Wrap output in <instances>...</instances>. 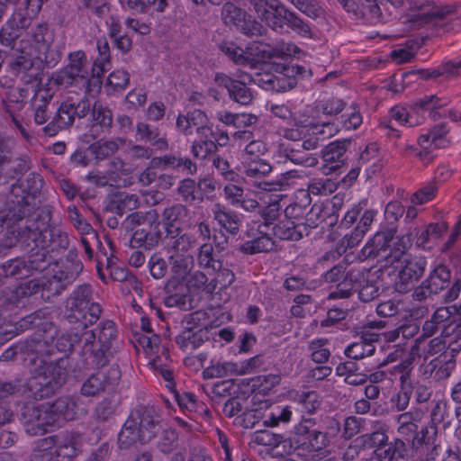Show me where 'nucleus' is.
<instances>
[{"instance_id": "obj_43", "label": "nucleus", "mask_w": 461, "mask_h": 461, "mask_svg": "<svg viewBox=\"0 0 461 461\" xmlns=\"http://www.w3.org/2000/svg\"><path fill=\"white\" fill-rule=\"evenodd\" d=\"M167 254L173 274L177 278L185 279L194 267V256L171 252H167Z\"/></svg>"}, {"instance_id": "obj_63", "label": "nucleus", "mask_w": 461, "mask_h": 461, "mask_svg": "<svg viewBox=\"0 0 461 461\" xmlns=\"http://www.w3.org/2000/svg\"><path fill=\"white\" fill-rule=\"evenodd\" d=\"M335 190V184L329 178H313L308 184L309 194L327 195Z\"/></svg>"}, {"instance_id": "obj_32", "label": "nucleus", "mask_w": 461, "mask_h": 461, "mask_svg": "<svg viewBox=\"0 0 461 461\" xmlns=\"http://www.w3.org/2000/svg\"><path fill=\"white\" fill-rule=\"evenodd\" d=\"M378 341L375 333H364L359 340L350 344L345 349V355L351 359H362L372 356L375 351V342Z\"/></svg>"}, {"instance_id": "obj_59", "label": "nucleus", "mask_w": 461, "mask_h": 461, "mask_svg": "<svg viewBox=\"0 0 461 461\" xmlns=\"http://www.w3.org/2000/svg\"><path fill=\"white\" fill-rule=\"evenodd\" d=\"M220 50L236 64H246L248 58L244 50L232 41H224L219 45Z\"/></svg>"}, {"instance_id": "obj_15", "label": "nucleus", "mask_w": 461, "mask_h": 461, "mask_svg": "<svg viewBox=\"0 0 461 461\" xmlns=\"http://www.w3.org/2000/svg\"><path fill=\"white\" fill-rule=\"evenodd\" d=\"M352 143L351 139L337 140L327 144L321 152L324 173L334 172L342 167L347 160V151Z\"/></svg>"}, {"instance_id": "obj_39", "label": "nucleus", "mask_w": 461, "mask_h": 461, "mask_svg": "<svg viewBox=\"0 0 461 461\" xmlns=\"http://www.w3.org/2000/svg\"><path fill=\"white\" fill-rule=\"evenodd\" d=\"M425 281L430 291H433L437 295L449 287L451 284V272L446 266L438 265L430 271Z\"/></svg>"}, {"instance_id": "obj_45", "label": "nucleus", "mask_w": 461, "mask_h": 461, "mask_svg": "<svg viewBox=\"0 0 461 461\" xmlns=\"http://www.w3.org/2000/svg\"><path fill=\"white\" fill-rule=\"evenodd\" d=\"M203 375L207 379L239 375L238 364L212 360L211 365L203 371Z\"/></svg>"}, {"instance_id": "obj_23", "label": "nucleus", "mask_w": 461, "mask_h": 461, "mask_svg": "<svg viewBox=\"0 0 461 461\" xmlns=\"http://www.w3.org/2000/svg\"><path fill=\"white\" fill-rule=\"evenodd\" d=\"M135 138L138 141L149 143L158 151H166L169 147L166 133H162L158 127L145 122L137 123Z\"/></svg>"}, {"instance_id": "obj_56", "label": "nucleus", "mask_w": 461, "mask_h": 461, "mask_svg": "<svg viewBox=\"0 0 461 461\" xmlns=\"http://www.w3.org/2000/svg\"><path fill=\"white\" fill-rule=\"evenodd\" d=\"M148 267L151 276L155 279L163 278L168 270L167 262L159 252L151 255L148 261Z\"/></svg>"}, {"instance_id": "obj_51", "label": "nucleus", "mask_w": 461, "mask_h": 461, "mask_svg": "<svg viewBox=\"0 0 461 461\" xmlns=\"http://www.w3.org/2000/svg\"><path fill=\"white\" fill-rule=\"evenodd\" d=\"M111 59H104L103 57H97L92 65L91 68V79L89 84L93 85L94 91H99L102 86L103 75L110 69Z\"/></svg>"}, {"instance_id": "obj_3", "label": "nucleus", "mask_w": 461, "mask_h": 461, "mask_svg": "<svg viewBox=\"0 0 461 461\" xmlns=\"http://www.w3.org/2000/svg\"><path fill=\"white\" fill-rule=\"evenodd\" d=\"M54 38L48 23H37L32 28L28 45L23 46V41L14 42V47L22 52L16 59V66L29 70L33 66L32 59H35L48 67H55L60 61L62 54L54 48Z\"/></svg>"}, {"instance_id": "obj_47", "label": "nucleus", "mask_w": 461, "mask_h": 461, "mask_svg": "<svg viewBox=\"0 0 461 461\" xmlns=\"http://www.w3.org/2000/svg\"><path fill=\"white\" fill-rule=\"evenodd\" d=\"M246 12L235 5L233 3L226 2L221 8V19L227 26L236 27L244 23Z\"/></svg>"}, {"instance_id": "obj_26", "label": "nucleus", "mask_w": 461, "mask_h": 461, "mask_svg": "<svg viewBox=\"0 0 461 461\" xmlns=\"http://www.w3.org/2000/svg\"><path fill=\"white\" fill-rule=\"evenodd\" d=\"M32 221H35V219H27L22 224H19L17 228H12L7 230L5 237L1 240V246L5 249H10L19 245L23 250H31L32 243L34 242L30 239H27L31 226L29 225Z\"/></svg>"}, {"instance_id": "obj_29", "label": "nucleus", "mask_w": 461, "mask_h": 461, "mask_svg": "<svg viewBox=\"0 0 461 461\" xmlns=\"http://www.w3.org/2000/svg\"><path fill=\"white\" fill-rule=\"evenodd\" d=\"M52 100V94L46 89H39L35 92L30 105L33 121L37 125L46 123L50 118L51 113L49 106Z\"/></svg>"}, {"instance_id": "obj_14", "label": "nucleus", "mask_w": 461, "mask_h": 461, "mask_svg": "<svg viewBox=\"0 0 461 461\" xmlns=\"http://www.w3.org/2000/svg\"><path fill=\"white\" fill-rule=\"evenodd\" d=\"M246 79L251 81L249 75L241 77V79H234L223 73H217L214 82L217 86L228 91L229 97L241 105H249L254 100V91L248 86Z\"/></svg>"}, {"instance_id": "obj_30", "label": "nucleus", "mask_w": 461, "mask_h": 461, "mask_svg": "<svg viewBox=\"0 0 461 461\" xmlns=\"http://www.w3.org/2000/svg\"><path fill=\"white\" fill-rule=\"evenodd\" d=\"M212 218L221 228H223L231 235L238 234L241 221L239 215L221 203H216L212 207Z\"/></svg>"}, {"instance_id": "obj_34", "label": "nucleus", "mask_w": 461, "mask_h": 461, "mask_svg": "<svg viewBox=\"0 0 461 461\" xmlns=\"http://www.w3.org/2000/svg\"><path fill=\"white\" fill-rule=\"evenodd\" d=\"M206 338V331L198 327L185 328L176 337V343L185 352H192L198 348Z\"/></svg>"}, {"instance_id": "obj_58", "label": "nucleus", "mask_w": 461, "mask_h": 461, "mask_svg": "<svg viewBox=\"0 0 461 461\" xmlns=\"http://www.w3.org/2000/svg\"><path fill=\"white\" fill-rule=\"evenodd\" d=\"M108 171L113 182L116 183L122 176L131 175L134 171V167L121 158L115 157L110 160Z\"/></svg>"}, {"instance_id": "obj_2", "label": "nucleus", "mask_w": 461, "mask_h": 461, "mask_svg": "<svg viewBox=\"0 0 461 461\" xmlns=\"http://www.w3.org/2000/svg\"><path fill=\"white\" fill-rule=\"evenodd\" d=\"M21 352L24 360L37 365L32 376L24 384L23 393L36 401L52 395L66 382L67 369L63 360L47 362L46 357L54 354V346L47 337L37 334L22 343Z\"/></svg>"}, {"instance_id": "obj_46", "label": "nucleus", "mask_w": 461, "mask_h": 461, "mask_svg": "<svg viewBox=\"0 0 461 461\" xmlns=\"http://www.w3.org/2000/svg\"><path fill=\"white\" fill-rule=\"evenodd\" d=\"M359 276H361L360 273H355V269L350 270L348 279L339 283L336 288L330 292L328 299L337 300L349 298L355 290V281Z\"/></svg>"}, {"instance_id": "obj_40", "label": "nucleus", "mask_w": 461, "mask_h": 461, "mask_svg": "<svg viewBox=\"0 0 461 461\" xmlns=\"http://www.w3.org/2000/svg\"><path fill=\"white\" fill-rule=\"evenodd\" d=\"M448 226L447 222H435L426 225L425 229L419 233L417 228L414 229L417 237L416 244L423 249L431 242L439 240L447 231Z\"/></svg>"}, {"instance_id": "obj_11", "label": "nucleus", "mask_w": 461, "mask_h": 461, "mask_svg": "<svg viewBox=\"0 0 461 461\" xmlns=\"http://www.w3.org/2000/svg\"><path fill=\"white\" fill-rule=\"evenodd\" d=\"M418 429V423L398 426L397 432L406 439L412 438V450L420 457L428 455L429 447L439 445L436 443L438 429L434 425H428L420 431Z\"/></svg>"}, {"instance_id": "obj_25", "label": "nucleus", "mask_w": 461, "mask_h": 461, "mask_svg": "<svg viewBox=\"0 0 461 461\" xmlns=\"http://www.w3.org/2000/svg\"><path fill=\"white\" fill-rule=\"evenodd\" d=\"M289 208L285 209V217L273 226L274 236L284 240H299L307 235V229L299 221L295 222L287 216Z\"/></svg>"}, {"instance_id": "obj_13", "label": "nucleus", "mask_w": 461, "mask_h": 461, "mask_svg": "<svg viewBox=\"0 0 461 461\" xmlns=\"http://www.w3.org/2000/svg\"><path fill=\"white\" fill-rule=\"evenodd\" d=\"M118 365H113L107 371L92 374L82 384L81 393L86 397L98 396L102 393L113 390L121 379Z\"/></svg>"}, {"instance_id": "obj_55", "label": "nucleus", "mask_w": 461, "mask_h": 461, "mask_svg": "<svg viewBox=\"0 0 461 461\" xmlns=\"http://www.w3.org/2000/svg\"><path fill=\"white\" fill-rule=\"evenodd\" d=\"M388 440L384 430L377 429L371 433L364 434L356 439L365 448L380 447Z\"/></svg>"}, {"instance_id": "obj_53", "label": "nucleus", "mask_w": 461, "mask_h": 461, "mask_svg": "<svg viewBox=\"0 0 461 461\" xmlns=\"http://www.w3.org/2000/svg\"><path fill=\"white\" fill-rule=\"evenodd\" d=\"M328 339H318L309 343L308 350L311 352V359L317 364H325L330 357V351L325 346Z\"/></svg>"}, {"instance_id": "obj_54", "label": "nucleus", "mask_w": 461, "mask_h": 461, "mask_svg": "<svg viewBox=\"0 0 461 461\" xmlns=\"http://www.w3.org/2000/svg\"><path fill=\"white\" fill-rule=\"evenodd\" d=\"M412 233L403 235L400 238H397L395 241H392L390 243V251H391V259H389L390 265H393L396 260H399L403 258V256H409L410 254L406 253L407 249L411 246Z\"/></svg>"}, {"instance_id": "obj_52", "label": "nucleus", "mask_w": 461, "mask_h": 461, "mask_svg": "<svg viewBox=\"0 0 461 461\" xmlns=\"http://www.w3.org/2000/svg\"><path fill=\"white\" fill-rule=\"evenodd\" d=\"M383 455L389 460L408 459L411 456L407 444L401 438H396L387 444V448L383 451Z\"/></svg>"}, {"instance_id": "obj_35", "label": "nucleus", "mask_w": 461, "mask_h": 461, "mask_svg": "<svg viewBox=\"0 0 461 461\" xmlns=\"http://www.w3.org/2000/svg\"><path fill=\"white\" fill-rule=\"evenodd\" d=\"M207 123H209L208 116L200 109L190 111L185 115L180 114L176 120V127L185 135L192 134L193 128L196 130Z\"/></svg>"}, {"instance_id": "obj_28", "label": "nucleus", "mask_w": 461, "mask_h": 461, "mask_svg": "<svg viewBox=\"0 0 461 461\" xmlns=\"http://www.w3.org/2000/svg\"><path fill=\"white\" fill-rule=\"evenodd\" d=\"M140 204V197L137 194L119 192L109 196L105 211L122 216L127 211L137 209Z\"/></svg>"}, {"instance_id": "obj_36", "label": "nucleus", "mask_w": 461, "mask_h": 461, "mask_svg": "<svg viewBox=\"0 0 461 461\" xmlns=\"http://www.w3.org/2000/svg\"><path fill=\"white\" fill-rule=\"evenodd\" d=\"M31 249V250H24L29 254L24 267H27L28 272L45 270L52 259L50 255V251L47 249L39 248L33 243H32Z\"/></svg>"}, {"instance_id": "obj_61", "label": "nucleus", "mask_w": 461, "mask_h": 461, "mask_svg": "<svg viewBox=\"0 0 461 461\" xmlns=\"http://www.w3.org/2000/svg\"><path fill=\"white\" fill-rule=\"evenodd\" d=\"M339 129L331 122H318L314 121L309 129L308 138H318L325 140L338 132Z\"/></svg>"}, {"instance_id": "obj_5", "label": "nucleus", "mask_w": 461, "mask_h": 461, "mask_svg": "<svg viewBox=\"0 0 461 461\" xmlns=\"http://www.w3.org/2000/svg\"><path fill=\"white\" fill-rule=\"evenodd\" d=\"M77 404L75 401L63 396L52 403H42L37 407H26L23 415L29 416L28 425H32L33 434L44 433L47 427L53 426L61 418L64 420H72L76 416Z\"/></svg>"}, {"instance_id": "obj_62", "label": "nucleus", "mask_w": 461, "mask_h": 461, "mask_svg": "<svg viewBox=\"0 0 461 461\" xmlns=\"http://www.w3.org/2000/svg\"><path fill=\"white\" fill-rule=\"evenodd\" d=\"M196 182L192 178H185L181 180L177 186V194L181 196L182 201L192 203L196 200L203 201V197L195 195Z\"/></svg>"}, {"instance_id": "obj_18", "label": "nucleus", "mask_w": 461, "mask_h": 461, "mask_svg": "<svg viewBox=\"0 0 461 461\" xmlns=\"http://www.w3.org/2000/svg\"><path fill=\"white\" fill-rule=\"evenodd\" d=\"M41 7L35 1L24 0L23 6L18 8L13 14L10 25L12 31L8 33L11 40L15 41L20 36V29H27L38 16Z\"/></svg>"}, {"instance_id": "obj_33", "label": "nucleus", "mask_w": 461, "mask_h": 461, "mask_svg": "<svg viewBox=\"0 0 461 461\" xmlns=\"http://www.w3.org/2000/svg\"><path fill=\"white\" fill-rule=\"evenodd\" d=\"M93 124L91 126V132L93 137H97L100 132H109L113 125V113L101 103H95L92 109Z\"/></svg>"}, {"instance_id": "obj_64", "label": "nucleus", "mask_w": 461, "mask_h": 461, "mask_svg": "<svg viewBox=\"0 0 461 461\" xmlns=\"http://www.w3.org/2000/svg\"><path fill=\"white\" fill-rule=\"evenodd\" d=\"M342 127L346 130H357L363 122L362 115L357 104L350 106L347 112L341 115Z\"/></svg>"}, {"instance_id": "obj_16", "label": "nucleus", "mask_w": 461, "mask_h": 461, "mask_svg": "<svg viewBox=\"0 0 461 461\" xmlns=\"http://www.w3.org/2000/svg\"><path fill=\"white\" fill-rule=\"evenodd\" d=\"M395 234L394 230L378 231L373 239L367 242L361 250V257L366 258H376L378 262L385 261L384 266L390 265L391 259L390 243Z\"/></svg>"}, {"instance_id": "obj_44", "label": "nucleus", "mask_w": 461, "mask_h": 461, "mask_svg": "<svg viewBox=\"0 0 461 461\" xmlns=\"http://www.w3.org/2000/svg\"><path fill=\"white\" fill-rule=\"evenodd\" d=\"M196 259L198 265L203 268L216 270L221 267V261L217 258L212 244L208 241L203 242L198 248Z\"/></svg>"}, {"instance_id": "obj_38", "label": "nucleus", "mask_w": 461, "mask_h": 461, "mask_svg": "<svg viewBox=\"0 0 461 461\" xmlns=\"http://www.w3.org/2000/svg\"><path fill=\"white\" fill-rule=\"evenodd\" d=\"M124 143L122 138L99 140L90 145L89 150L97 161H102L114 155Z\"/></svg>"}, {"instance_id": "obj_24", "label": "nucleus", "mask_w": 461, "mask_h": 461, "mask_svg": "<svg viewBox=\"0 0 461 461\" xmlns=\"http://www.w3.org/2000/svg\"><path fill=\"white\" fill-rule=\"evenodd\" d=\"M81 269L82 266L79 264L65 266L56 271L47 283L42 284V285L44 287L48 286L47 289L51 291L52 294H59L68 285L77 279Z\"/></svg>"}, {"instance_id": "obj_22", "label": "nucleus", "mask_w": 461, "mask_h": 461, "mask_svg": "<svg viewBox=\"0 0 461 461\" xmlns=\"http://www.w3.org/2000/svg\"><path fill=\"white\" fill-rule=\"evenodd\" d=\"M73 109L71 100L61 103L52 120L43 127L44 133L48 136H54L59 131L71 127L76 118Z\"/></svg>"}, {"instance_id": "obj_21", "label": "nucleus", "mask_w": 461, "mask_h": 461, "mask_svg": "<svg viewBox=\"0 0 461 461\" xmlns=\"http://www.w3.org/2000/svg\"><path fill=\"white\" fill-rule=\"evenodd\" d=\"M262 227V225H259L256 230L258 235L254 230H249L246 232L247 237L251 238V240L240 245V250L242 253L254 255L269 252L275 249V240L265 230H261Z\"/></svg>"}, {"instance_id": "obj_8", "label": "nucleus", "mask_w": 461, "mask_h": 461, "mask_svg": "<svg viewBox=\"0 0 461 461\" xmlns=\"http://www.w3.org/2000/svg\"><path fill=\"white\" fill-rule=\"evenodd\" d=\"M31 230L27 239H31L39 248L47 249L50 251L66 249L69 240L68 233L57 227H50L43 221H32Z\"/></svg>"}, {"instance_id": "obj_50", "label": "nucleus", "mask_w": 461, "mask_h": 461, "mask_svg": "<svg viewBox=\"0 0 461 461\" xmlns=\"http://www.w3.org/2000/svg\"><path fill=\"white\" fill-rule=\"evenodd\" d=\"M293 411L290 406H276L274 407L266 420L264 424L269 427H277L281 424H287L290 422Z\"/></svg>"}, {"instance_id": "obj_17", "label": "nucleus", "mask_w": 461, "mask_h": 461, "mask_svg": "<svg viewBox=\"0 0 461 461\" xmlns=\"http://www.w3.org/2000/svg\"><path fill=\"white\" fill-rule=\"evenodd\" d=\"M247 50L249 55L262 60L274 58L284 59L300 52V49L295 44L284 41L276 42L274 46L263 41H254L248 46Z\"/></svg>"}, {"instance_id": "obj_19", "label": "nucleus", "mask_w": 461, "mask_h": 461, "mask_svg": "<svg viewBox=\"0 0 461 461\" xmlns=\"http://www.w3.org/2000/svg\"><path fill=\"white\" fill-rule=\"evenodd\" d=\"M158 216L149 221L147 225L135 230L131 235L130 243L132 248L143 247L151 249L158 246L162 238Z\"/></svg>"}, {"instance_id": "obj_4", "label": "nucleus", "mask_w": 461, "mask_h": 461, "mask_svg": "<svg viewBox=\"0 0 461 461\" xmlns=\"http://www.w3.org/2000/svg\"><path fill=\"white\" fill-rule=\"evenodd\" d=\"M160 429L159 416L152 407L140 406L132 411L118 434L121 449L150 441Z\"/></svg>"}, {"instance_id": "obj_1", "label": "nucleus", "mask_w": 461, "mask_h": 461, "mask_svg": "<svg viewBox=\"0 0 461 461\" xmlns=\"http://www.w3.org/2000/svg\"><path fill=\"white\" fill-rule=\"evenodd\" d=\"M102 312L101 305L93 300L91 285L83 284L77 286L66 301L63 319L72 328L84 331L80 335L61 334L53 344L54 351L68 354L73 350L76 343H79L81 353L88 356L89 364L94 368L107 366L118 351L115 322L104 320L95 329L86 330L100 319Z\"/></svg>"}, {"instance_id": "obj_37", "label": "nucleus", "mask_w": 461, "mask_h": 461, "mask_svg": "<svg viewBox=\"0 0 461 461\" xmlns=\"http://www.w3.org/2000/svg\"><path fill=\"white\" fill-rule=\"evenodd\" d=\"M188 214V209L185 205L176 203L172 206L167 207L162 212L163 222L166 228L167 234H172L176 231L181 230L180 223Z\"/></svg>"}, {"instance_id": "obj_10", "label": "nucleus", "mask_w": 461, "mask_h": 461, "mask_svg": "<svg viewBox=\"0 0 461 461\" xmlns=\"http://www.w3.org/2000/svg\"><path fill=\"white\" fill-rule=\"evenodd\" d=\"M444 336L448 338L447 350L430 360L426 366V373L429 372L430 375L434 374V378L438 380L450 376L456 365L455 355L461 350V335L450 332V335Z\"/></svg>"}, {"instance_id": "obj_49", "label": "nucleus", "mask_w": 461, "mask_h": 461, "mask_svg": "<svg viewBox=\"0 0 461 461\" xmlns=\"http://www.w3.org/2000/svg\"><path fill=\"white\" fill-rule=\"evenodd\" d=\"M294 400L300 403L309 414H313L321 407V396L316 391L297 392Z\"/></svg>"}, {"instance_id": "obj_57", "label": "nucleus", "mask_w": 461, "mask_h": 461, "mask_svg": "<svg viewBox=\"0 0 461 461\" xmlns=\"http://www.w3.org/2000/svg\"><path fill=\"white\" fill-rule=\"evenodd\" d=\"M50 322L46 317L45 310H39L32 314L25 316L21 321V327L24 329H39L46 330Z\"/></svg>"}, {"instance_id": "obj_42", "label": "nucleus", "mask_w": 461, "mask_h": 461, "mask_svg": "<svg viewBox=\"0 0 461 461\" xmlns=\"http://www.w3.org/2000/svg\"><path fill=\"white\" fill-rule=\"evenodd\" d=\"M456 12V6H432L428 10L422 8L418 14L413 15V21L420 24H427L437 19H444L447 15Z\"/></svg>"}, {"instance_id": "obj_31", "label": "nucleus", "mask_w": 461, "mask_h": 461, "mask_svg": "<svg viewBox=\"0 0 461 461\" xmlns=\"http://www.w3.org/2000/svg\"><path fill=\"white\" fill-rule=\"evenodd\" d=\"M355 273L361 276L355 281V290L358 292V297L362 302H371L379 295V285L375 280L374 275L369 269H355Z\"/></svg>"}, {"instance_id": "obj_27", "label": "nucleus", "mask_w": 461, "mask_h": 461, "mask_svg": "<svg viewBox=\"0 0 461 461\" xmlns=\"http://www.w3.org/2000/svg\"><path fill=\"white\" fill-rule=\"evenodd\" d=\"M167 252L193 255V251L197 246V239L192 232H182L181 230L172 234H167Z\"/></svg>"}, {"instance_id": "obj_7", "label": "nucleus", "mask_w": 461, "mask_h": 461, "mask_svg": "<svg viewBox=\"0 0 461 461\" xmlns=\"http://www.w3.org/2000/svg\"><path fill=\"white\" fill-rule=\"evenodd\" d=\"M399 266L397 276L394 280V289L400 294H406L413 289L415 284L423 276L427 260L425 257L417 255L403 256L402 258L396 260Z\"/></svg>"}, {"instance_id": "obj_20", "label": "nucleus", "mask_w": 461, "mask_h": 461, "mask_svg": "<svg viewBox=\"0 0 461 461\" xmlns=\"http://www.w3.org/2000/svg\"><path fill=\"white\" fill-rule=\"evenodd\" d=\"M82 452V438L77 432H68L58 437L55 456L57 461H72Z\"/></svg>"}, {"instance_id": "obj_48", "label": "nucleus", "mask_w": 461, "mask_h": 461, "mask_svg": "<svg viewBox=\"0 0 461 461\" xmlns=\"http://www.w3.org/2000/svg\"><path fill=\"white\" fill-rule=\"evenodd\" d=\"M158 216L156 210H149L148 212H134L130 213L123 221L127 230H135L141 226L147 225L150 221Z\"/></svg>"}, {"instance_id": "obj_6", "label": "nucleus", "mask_w": 461, "mask_h": 461, "mask_svg": "<svg viewBox=\"0 0 461 461\" xmlns=\"http://www.w3.org/2000/svg\"><path fill=\"white\" fill-rule=\"evenodd\" d=\"M89 62L84 50H76L68 55V64L60 70L52 75L55 85L61 87H70L84 83L86 92L90 94L94 91L93 85L89 84L91 74L89 72Z\"/></svg>"}, {"instance_id": "obj_9", "label": "nucleus", "mask_w": 461, "mask_h": 461, "mask_svg": "<svg viewBox=\"0 0 461 461\" xmlns=\"http://www.w3.org/2000/svg\"><path fill=\"white\" fill-rule=\"evenodd\" d=\"M263 22L278 33H284L286 26L303 37H311L312 35L311 28L306 23L278 3Z\"/></svg>"}, {"instance_id": "obj_41", "label": "nucleus", "mask_w": 461, "mask_h": 461, "mask_svg": "<svg viewBox=\"0 0 461 461\" xmlns=\"http://www.w3.org/2000/svg\"><path fill=\"white\" fill-rule=\"evenodd\" d=\"M244 174L247 177L259 179L272 172V166L259 157L248 158L243 162Z\"/></svg>"}, {"instance_id": "obj_60", "label": "nucleus", "mask_w": 461, "mask_h": 461, "mask_svg": "<svg viewBox=\"0 0 461 461\" xmlns=\"http://www.w3.org/2000/svg\"><path fill=\"white\" fill-rule=\"evenodd\" d=\"M297 85L296 77H292L285 68L278 75H276L275 81H273L272 91L280 93L286 92Z\"/></svg>"}, {"instance_id": "obj_12", "label": "nucleus", "mask_w": 461, "mask_h": 461, "mask_svg": "<svg viewBox=\"0 0 461 461\" xmlns=\"http://www.w3.org/2000/svg\"><path fill=\"white\" fill-rule=\"evenodd\" d=\"M318 147V138H307L302 143L282 144L279 151L285 159L295 165L313 167L318 165L319 159L310 151L316 149Z\"/></svg>"}]
</instances>
